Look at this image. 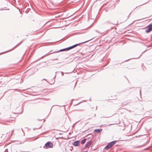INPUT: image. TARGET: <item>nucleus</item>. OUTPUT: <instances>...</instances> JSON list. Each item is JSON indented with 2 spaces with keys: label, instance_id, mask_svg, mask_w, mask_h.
I'll list each match as a JSON object with an SVG mask.
<instances>
[{
  "label": "nucleus",
  "instance_id": "f8f14e48",
  "mask_svg": "<svg viewBox=\"0 0 152 152\" xmlns=\"http://www.w3.org/2000/svg\"><path fill=\"white\" fill-rule=\"evenodd\" d=\"M4 152H8L7 149H6L4 151Z\"/></svg>",
  "mask_w": 152,
  "mask_h": 152
},
{
  "label": "nucleus",
  "instance_id": "0eeeda50",
  "mask_svg": "<svg viewBox=\"0 0 152 152\" xmlns=\"http://www.w3.org/2000/svg\"><path fill=\"white\" fill-rule=\"evenodd\" d=\"M92 143V141H90L86 143V144L85 145V147H88V146H90L91 145V144Z\"/></svg>",
  "mask_w": 152,
  "mask_h": 152
},
{
  "label": "nucleus",
  "instance_id": "4be33fe9",
  "mask_svg": "<svg viewBox=\"0 0 152 152\" xmlns=\"http://www.w3.org/2000/svg\"><path fill=\"white\" fill-rule=\"evenodd\" d=\"M129 60H126V61H128Z\"/></svg>",
  "mask_w": 152,
  "mask_h": 152
},
{
  "label": "nucleus",
  "instance_id": "9b49d317",
  "mask_svg": "<svg viewBox=\"0 0 152 152\" xmlns=\"http://www.w3.org/2000/svg\"><path fill=\"white\" fill-rule=\"evenodd\" d=\"M142 146V145H140V146H137V147L134 146L133 148H140V147H141Z\"/></svg>",
  "mask_w": 152,
  "mask_h": 152
},
{
  "label": "nucleus",
  "instance_id": "7ed1b4c3",
  "mask_svg": "<svg viewBox=\"0 0 152 152\" xmlns=\"http://www.w3.org/2000/svg\"><path fill=\"white\" fill-rule=\"evenodd\" d=\"M91 40V39H89V40H88L86 41H85V42H82V43H80L79 44H76L73 45H72L71 46H70L69 47H68V50H69L71 49H72L74 48L76 46H77L79 44H83V43H86V42H88V41H89L90 40Z\"/></svg>",
  "mask_w": 152,
  "mask_h": 152
},
{
  "label": "nucleus",
  "instance_id": "6e6552de",
  "mask_svg": "<svg viewBox=\"0 0 152 152\" xmlns=\"http://www.w3.org/2000/svg\"><path fill=\"white\" fill-rule=\"evenodd\" d=\"M102 129H95L94 130V131L95 132L99 133H100V132H101L102 131Z\"/></svg>",
  "mask_w": 152,
  "mask_h": 152
},
{
  "label": "nucleus",
  "instance_id": "423d86ee",
  "mask_svg": "<svg viewBox=\"0 0 152 152\" xmlns=\"http://www.w3.org/2000/svg\"><path fill=\"white\" fill-rule=\"evenodd\" d=\"M79 142V140L73 142V145L75 146H78V145Z\"/></svg>",
  "mask_w": 152,
  "mask_h": 152
},
{
  "label": "nucleus",
  "instance_id": "f3484780",
  "mask_svg": "<svg viewBox=\"0 0 152 152\" xmlns=\"http://www.w3.org/2000/svg\"><path fill=\"white\" fill-rule=\"evenodd\" d=\"M59 134H62V133H59Z\"/></svg>",
  "mask_w": 152,
  "mask_h": 152
},
{
  "label": "nucleus",
  "instance_id": "6ab92c4d",
  "mask_svg": "<svg viewBox=\"0 0 152 152\" xmlns=\"http://www.w3.org/2000/svg\"><path fill=\"white\" fill-rule=\"evenodd\" d=\"M25 152H29V151H26Z\"/></svg>",
  "mask_w": 152,
  "mask_h": 152
},
{
  "label": "nucleus",
  "instance_id": "9d476101",
  "mask_svg": "<svg viewBox=\"0 0 152 152\" xmlns=\"http://www.w3.org/2000/svg\"><path fill=\"white\" fill-rule=\"evenodd\" d=\"M22 42H23V41H21L17 45H16V46L15 47H14L12 50L14 49L16 47H18V46L19 45L22 43Z\"/></svg>",
  "mask_w": 152,
  "mask_h": 152
},
{
  "label": "nucleus",
  "instance_id": "ddd939ff",
  "mask_svg": "<svg viewBox=\"0 0 152 152\" xmlns=\"http://www.w3.org/2000/svg\"><path fill=\"white\" fill-rule=\"evenodd\" d=\"M141 55V54L140 55V56H139V57H138V58H139V57H140Z\"/></svg>",
  "mask_w": 152,
  "mask_h": 152
},
{
  "label": "nucleus",
  "instance_id": "f257e3e1",
  "mask_svg": "<svg viewBox=\"0 0 152 152\" xmlns=\"http://www.w3.org/2000/svg\"><path fill=\"white\" fill-rule=\"evenodd\" d=\"M116 142V140L113 141L108 143V144L106 146L105 148L106 149H108L112 147Z\"/></svg>",
  "mask_w": 152,
  "mask_h": 152
},
{
  "label": "nucleus",
  "instance_id": "a211bd4d",
  "mask_svg": "<svg viewBox=\"0 0 152 152\" xmlns=\"http://www.w3.org/2000/svg\"><path fill=\"white\" fill-rule=\"evenodd\" d=\"M21 129H22V131L23 132V129H22V128H21Z\"/></svg>",
  "mask_w": 152,
  "mask_h": 152
},
{
  "label": "nucleus",
  "instance_id": "39448f33",
  "mask_svg": "<svg viewBox=\"0 0 152 152\" xmlns=\"http://www.w3.org/2000/svg\"><path fill=\"white\" fill-rule=\"evenodd\" d=\"M67 50H69L68 48H66L61 49L58 51L54 52L53 53H57V52H61V51H67Z\"/></svg>",
  "mask_w": 152,
  "mask_h": 152
},
{
  "label": "nucleus",
  "instance_id": "2eb2a0df",
  "mask_svg": "<svg viewBox=\"0 0 152 152\" xmlns=\"http://www.w3.org/2000/svg\"><path fill=\"white\" fill-rule=\"evenodd\" d=\"M61 75H63V72H61Z\"/></svg>",
  "mask_w": 152,
  "mask_h": 152
},
{
  "label": "nucleus",
  "instance_id": "1a4fd4ad",
  "mask_svg": "<svg viewBox=\"0 0 152 152\" xmlns=\"http://www.w3.org/2000/svg\"><path fill=\"white\" fill-rule=\"evenodd\" d=\"M86 141V139H83V140H82L81 141V143L82 144H84L85 142Z\"/></svg>",
  "mask_w": 152,
  "mask_h": 152
},
{
  "label": "nucleus",
  "instance_id": "4468645a",
  "mask_svg": "<svg viewBox=\"0 0 152 152\" xmlns=\"http://www.w3.org/2000/svg\"><path fill=\"white\" fill-rule=\"evenodd\" d=\"M95 31H96V32H98V31L97 30H95Z\"/></svg>",
  "mask_w": 152,
  "mask_h": 152
},
{
  "label": "nucleus",
  "instance_id": "dca6fc26",
  "mask_svg": "<svg viewBox=\"0 0 152 152\" xmlns=\"http://www.w3.org/2000/svg\"><path fill=\"white\" fill-rule=\"evenodd\" d=\"M19 108H20V110H22V109L21 108V107H20V108H18V109H19Z\"/></svg>",
  "mask_w": 152,
  "mask_h": 152
},
{
  "label": "nucleus",
  "instance_id": "412c9836",
  "mask_svg": "<svg viewBox=\"0 0 152 152\" xmlns=\"http://www.w3.org/2000/svg\"><path fill=\"white\" fill-rule=\"evenodd\" d=\"M43 80H45V79H44Z\"/></svg>",
  "mask_w": 152,
  "mask_h": 152
},
{
  "label": "nucleus",
  "instance_id": "aec40b11",
  "mask_svg": "<svg viewBox=\"0 0 152 152\" xmlns=\"http://www.w3.org/2000/svg\"><path fill=\"white\" fill-rule=\"evenodd\" d=\"M73 100V99H72V102Z\"/></svg>",
  "mask_w": 152,
  "mask_h": 152
},
{
  "label": "nucleus",
  "instance_id": "f03ea898",
  "mask_svg": "<svg viewBox=\"0 0 152 152\" xmlns=\"http://www.w3.org/2000/svg\"><path fill=\"white\" fill-rule=\"evenodd\" d=\"M53 146V144L52 142H48L45 143L44 146V148H52Z\"/></svg>",
  "mask_w": 152,
  "mask_h": 152
},
{
  "label": "nucleus",
  "instance_id": "20e7f679",
  "mask_svg": "<svg viewBox=\"0 0 152 152\" xmlns=\"http://www.w3.org/2000/svg\"><path fill=\"white\" fill-rule=\"evenodd\" d=\"M152 30V24H149L147 27L146 29H145V31L146 33L149 32Z\"/></svg>",
  "mask_w": 152,
  "mask_h": 152
},
{
  "label": "nucleus",
  "instance_id": "5701e85b",
  "mask_svg": "<svg viewBox=\"0 0 152 152\" xmlns=\"http://www.w3.org/2000/svg\"><path fill=\"white\" fill-rule=\"evenodd\" d=\"M11 50H10V51H11Z\"/></svg>",
  "mask_w": 152,
  "mask_h": 152
}]
</instances>
